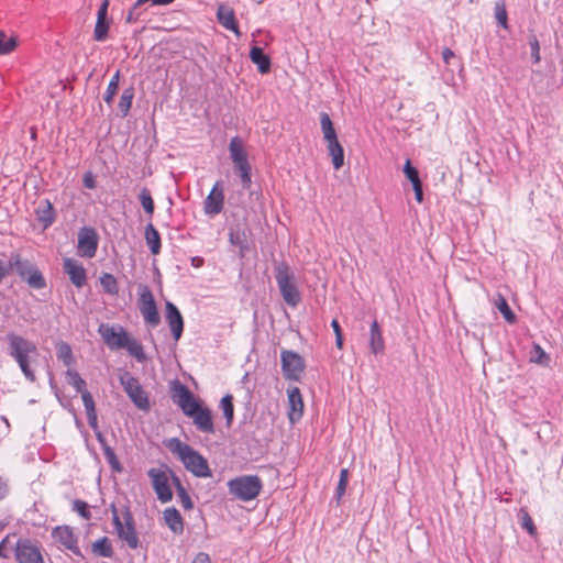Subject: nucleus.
I'll return each mask as SVG.
<instances>
[{"label":"nucleus","instance_id":"nucleus-51","mask_svg":"<svg viewBox=\"0 0 563 563\" xmlns=\"http://www.w3.org/2000/svg\"><path fill=\"white\" fill-rule=\"evenodd\" d=\"M495 16L497 22L503 26L507 27V12L504 4L496 3Z\"/></svg>","mask_w":563,"mask_h":563},{"label":"nucleus","instance_id":"nucleus-29","mask_svg":"<svg viewBox=\"0 0 563 563\" xmlns=\"http://www.w3.org/2000/svg\"><path fill=\"white\" fill-rule=\"evenodd\" d=\"M328 151L331 156L333 167L338 170L344 165V151L339 140L328 142Z\"/></svg>","mask_w":563,"mask_h":563},{"label":"nucleus","instance_id":"nucleus-26","mask_svg":"<svg viewBox=\"0 0 563 563\" xmlns=\"http://www.w3.org/2000/svg\"><path fill=\"white\" fill-rule=\"evenodd\" d=\"M194 394L188 389L187 386L175 380L172 385V399L180 408L186 407V402L191 400Z\"/></svg>","mask_w":563,"mask_h":563},{"label":"nucleus","instance_id":"nucleus-7","mask_svg":"<svg viewBox=\"0 0 563 563\" xmlns=\"http://www.w3.org/2000/svg\"><path fill=\"white\" fill-rule=\"evenodd\" d=\"M112 512V522L118 537L128 544L130 549H137L140 540L135 530L134 518L131 510L125 507L123 512V521L121 520L114 504L110 506Z\"/></svg>","mask_w":563,"mask_h":563},{"label":"nucleus","instance_id":"nucleus-19","mask_svg":"<svg viewBox=\"0 0 563 563\" xmlns=\"http://www.w3.org/2000/svg\"><path fill=\"white\" fill-rule=\"evenodd\" d=\"M220 183H216L210 194L205 200V212L210 216L219 214L223 209L224 195L222 189H219Z\"/></svg>","mask_w":563,"mask_h":563},{"label":"nucleus","instance_id":"nucleus-16","mask_svg":"<svg viewBox=\"0 0 563 563\" xmlns=\"http://www.w3.org/2000/svg\"><path fill=\"white\" fill-rule=\"evenodd\" d=\"M63 269L77 288H81L87 283L86 269L77 260L65 257L63 260Z\"/></svg>","mask_w":563,"mask_h":563},{"label":"nucleus","instance_id":"nucleus-11","mask_svg":"<svg viewBox=\"0 0 563 563\" xmlns=\"http://www.w3.org/2000/svg\"><path fill=\"white\" fill-rule=\"evenodd\" d=\"M147 475L151 478L154 492L157 495V499L165 504L173 499V492L169 486L168 468H150Z\"/></svg>","mask_w":563,"mask_h":563},{"label":"nucleus","instance_id":"nucleus-31","mask_svg":"<svg viewBox=\"0 0 563 563\" xmlns=\"http://www.w3.org/2000/svg\"><path fill=\"white\" fill-rule=\"evenodd\" d=\"M320 124L324 140L328 142L338 140L335 129L331 121L330 115L327 112L320 113Z\"/></svg>","mask_w":563,"mask_h":563},{"label":"nucleus","instance_id":"nucleus-60","mask_svg":"<svg viewBox=\"0 0 563 563\" xmlns=\"http://www.w3.org/2000/svg\"><path fill=\"white\" fill-rule=\"evenodd\" d=\"M9 265L0 257V284L9 276Z\"/></svg>","mask_w":563,"mask_h":563},{"label":"nucleus","instance_id":"nucleus-4","mask_svg":"<svg viewBox=\"0 0 563 563\" xmlns=\"http://www.w3.org/2000/svg\"><path fill=\"white\" fill-rule=\"evenodd\" d=\"M9 275L15 271L19 277L26 282L33 289H43L46 287V280L41 271L31 261L23 258L19 253H11L9 261Z\"/></svg>","mask_w":563,"mask_h":563},{"label":"nucleus","instance_id":"nucleus-50","mask_svg":"<svg viewBox=\"0 0 563 563\" xmlns=\"http://www.w3.org/2000/svg\"><path fill=\"white\" fill-rule=\"evenodd\" d=\"M176 493L184 509L191 510L194 508V503L186 488L178 487V492Z\"/></svg>","mask_w":563,"mask_h":563},{"label":"nucleus","instance_id":"nucleus-45","mask_svg":"<svg viewBox=\"0 0 563 563\" xmlns=\"http://www.w3.org/2000/svg\"><path fill=\"white\" fill-rule=\"evenodd\" d=\"M349 483V471L346 468H342L340 472V478L335 490V498L338 501L344 495Z\"/></svg>","mask_w":563,"mask_h":563},{"label":"nucleus","instance_id":"nucleus-24","mask_svg":"<svg viewBox=\"0 0 563 563\" xmlns=\"http://www.w3.org/2000/svg\"><path fill=\"white\" fill-rule=\"evenodd\" d=\"M369 350L375 355L383 353L385 350L383 333L376 320L372 322L369 328Z\"/></svg>","mask_w":563,"mask_h":563},{"label":"nucleus","instance_id":"nucleus-44","mask_svg":"<svg viewBox=\"0 0 563 563\" xmlns=\"http://www.w3.org/2000/svg\"><path fill=\"white\" fill-rule=\"evenodd\" d=\"M103 455L113 472H117V473L122 472V465H121L120 461L118 460L112 448H104Z\"/></svg>","mask_w":563,"mask_h":563},{"label":"nucleus","instance_id":"nucleus-12","mask_svg":"<svg viewBox=\"0 0 563 563\" xmlns=\"http://www.w3.org/2000/svg\"><path fill=\"white\" fill-rule=\"evenodd\" d=\"M139 308L146 323L156 327L161 322L156 302L151 289L147 286L140 288Z\"/></svg>","mask_w":563,"mask_h":563},{"label":"nucleus","instance_id":"nucleus-10","mask_svg":"<svg viewBox=\"0 0 563 563\" xmlns=\"http://www.w3.org/2000/svg\"><path fill=\"white\" fill-rule=\"evenodd\" d=\"M13 550L18 563H45L41 548L30 539H19Z\"/></svg>","mask_w":563,"mask_h":563},{"label":"nucleus","instance_id":"nucleus-14","mask_svg":"<svg viewBox=\"0 0 563 563\" xmlns=\"http://www.w3.org/2000/svg\"><path fill=\"white\" fill-rule=\"evenodd\" d=\"M52 537L63 548L69 550L74 555L84 558L81 550L78 547V539L73 529L68 526H58L53 529Z\"/></svg>","mask_w":563,"mask_h":563},{"label":"nucleus","instance_id":"nucleus-20","mask_svg":"<svg viewBox=\"0 0 563 563\" xmlns=\"http://www.w3.org/2000/svg\"><path fill=\"white\" fill-rule=\"evenodd\" d=\"M192 419L196 428L207 434L214 433V426L212 420L211 410L208 407H201L194 416L190 417Z\"/></svg>","mask_w":563,"mask_h":563},{"label":"nucleus","instance_id":"nucleus-33","mask_svg":"<svg viewBox=\"0 0 563 563\" xmlns=\"http://www.w3.org/2000/svg\"><path fill=\"white\" fill-rule=\"evenodd\" d=\"M220 408L223 411L227 426L231 427L234 419L233 396L231 394H227L225 396L222 397L220 401Z\"/></svg>","mask_w":563,"mask_h":563},{"label":"nucleus","instance_id":"nucleus-27","mask_svg":"<svg viewBox=\"0 0 563 563\" xmlns=\"http://www.w3.org/2000/svg\"><path fill=\"white\" fill-rule=\"evenodd\" d=\"M250 58L255 65H257L260 73L266 74L271 70V59L264 53L263 48L258 46L252 47L250 52Z\"/></svg>","mask_w":563,"mask_h":563},{"label":"nucleus","instance_id":"nucleus-6","mask_svg":"<svg viewBox=\"0 0 563 563\" xmlns=\"http://www.w3.org/2000/svg\"><path fill=\"white\" fill-rule=\"evenodd\" d=\"M275 272V278L284 301L290 307H296L301 300V295L294 283L289 265L286 262H280L276 265Z\"/></svg>","mask_w":563,"mask_h":563},{"label":"nucleus","instance_id":"nucleus-28","mask_svg":"<svg viewBox=\"0 0 563 563\" xmlns=\"http://www.w3.org/2000/svg\"><path fill=\"white\" fill-rule=\"evenodd\" d=\"M144 238L152 254H159L162 247L161 235L151 222L145 227Z\"/></svg>","mask_w":563,"mask_h":563},{"label":"nucleus","instance_id":"nucleus-63","mask_svg":"<svg viewBox=\"0 0 563 563\" xmlns=\"http://www.w3.org/2000/svg\"><path fill=\"white\" fill-rule=\"evenodd\" d=\"M413 191H415V198L416 200L421 203L422 200H423V189H422V184L418 185L417 187H412Z\"/></svg>","mask_w":563,"mask_h":563},{"label":"nucleus","instance_id":"nucleus-61","mask_svg":"<svg viewBox=\"0 0 563 563\" xmlns=\"http://www.w3.org/2000/svg\"><path fill=\"white\" fill-rule=\"evenodd\" d=\"M191 563H211V559L208 553L199 552L196 554Z\"/></svg>","mask_w":563,"mask_h":563},{"label":"nucleus","instance_id":"nucleus-38","mask_svg":"<svg viewBox=\"0 0 563 563\" xmlns=\"http://www.w3.org/2000/svg\"><path fill=\"white\" fill-rule=\"evenodd\" d=\"M66 377L68 384H70L77 393L81 394L82 391L87 390L86 382L81 378L78 372L74 369H67Z\"/></svg>","mask_w":563,"mask_h":563},{"label":"nucleus","instance_id":"nucleus-36","mask_svg":"<svg viewBox=\"0 0 563 563\" xmlns=\"http://www.w3.org/2000/svg\"><path fill=\"white\" fill-rule=\"evenodd\" d=\"M120 82V70H117L115 74L110 79L106 93L103 96V100L106 103L111 104L113 101V98L118 91Z\"/></svg>","mask_w":563,"mask_h":563},{"label":"nucleus","instance_id":"nucleus-34","mask_svg":"<svg viewBox=\"0 0 563 563\" xmlns=\"http://www.w3.org/2000/svg\"><path fill=\"white\" fill-rule=\"evenodd\" d=\"M100 284L104 292L117 296L119 294V284L117 278L110 273H103L100 277Z\"/></svg>","mask_w":563,"mask_h":563},{"label":"nucleus","instance_id":"nucleus-40","mask_svg":"<svg viewBox=\"0 0 563 563\" xmlns=\"http://www.w3.org/2000/svg\"><path fill=\"white\" fill-rule=\"evenodd\" d=\"M139 197L144 211L150 216V218H152L154 213V200L150 190L147 188H143Z\"/></svg>","mask_w":563,"mask_h":563},{"label":"nucleus","instance_id":"nucleus-13","mask_svg":"<svg viewBox=\"0 0 563 563\" xmlns=\"http://www.w3.org/2000/svg\"><path fill=\"white\" fill-rule=\"evenodd\" d=\"M99 238L93 228L82 227L78 232V255L86 258H91L96 255L98 249Z\"/></svg>","mask_w":563,"mask_h":563},{"label":"nucleus","instance_id":"nucleus-52","mask_svg":"<svg viewBox=\"0 0 563 563\" xmlns=\"http://www.w3.org/2000/svg\"><path fill=\"white\" fill-rule=\"evenodd\" d=\"M521 527L528 531L529 534L534 536L537 533V529L534 527V523L529 516L528 512H523L521 516Z\"/></svg>","mask_w":563,"mask_h":563},{"label":"nucleus","instance_id":"nucleus-48","mask_svg":"<svg viewBox=\"0 0 563 563\" xmlns=\"http://www.w3.org/2000/svg\"><path fill=\"white\" fill-rule=\"evenodd\" d=\"M529 46L531 52V57L534 64H538L541 60L540 56V43L538 37L534 34H531L529 37Z\"/></svg>","mask_w":563,"mask_h":563},{"label":"nucleus","instance_id":"nucleus-37","mask_svg":"<svg viewBox=\"0 0 563 563\" xmlns=\"http://www.w3.org/2000/svg\"><path fill=\"white\" fill-rule=\"evenodd\" d=\"M495 303H496L497 309L500 311V313L503 314L504 319L508 323H515L516 322V320H517L516 314L512 312V310L510 309L507 300L503 296H499Z\"/></svg>","mask_w":563,"mask_h":563},{"label":"nucleus","instance_id":"nucleus-22","mask_svg":"<svg viewBox=\"0 0 563 563\" xmlns=\"http://www.w3.org/2000/svg\"><path fill=\"white\" fill-rule=\"evenodd\" d=\"M217 19L218 22L229 31L234 32L236 35H240L239 26L235 21L234 11L225 5H219L217 10Z\"/></svg>","mask_w":563,"mask_h":563},{"label":"nucleus","instance_id":"nucleus-2","mask_svg":"<svg viewBox=\"0 0 563 563\" xmlns=\"http://www.w3.org/2000/svg\"><path fill=\"white\" fill-rule=\"evenodd\" d=\"M5 339L8 341V354L18 363L24 377L34 383L36 377L32 363L38 355L35 343L14 332L8 333Z\"/></svg>","mask_w":563,"mask_h":563},{"label":"nucleus","instance_id":"nucleus-54","mask_svg":"<svg viewBox=\"0 0 563 563\" xmlns=\"http://www.w3.org/2000/svg\"><path fill=\"white\" fill-rule=\"evenodd\" d=\"M142 13H143V11L141 10V7H136V3H134L126 15V22L128 23L136 22L140 19V16L142 15Z\"/></svg>","mask_w":563,"mask_h":563},{"label":"nucleus","instance_id":"nucleus-3","mask_svg":"<svg viewBox=\"0 0 563 563\" xmlns=\"http://www.w3.org/2000/svg\"><path fill=\"white\" fill-rule=\"evenodd\" d=\"M167 446L195 476L205 478L212 476L208 461L189 444L181 442L178 438H172Z\"/></svg>","mask_w":563,"mask_h":563},{"label":"nucleus","instance_id":"nucleus-43","mask_svg":"<svg viewBox=\"0 0 563 563\" xmlns=\"http://www.w3.org/2000/svg\"><path fill=\"white\" fill-rule=\"evenodd\" d=\"M109 31V22L107 20H97L95 30H93V38L98 42H102L107 38Z\"/></svg>","mask_w":563,"mask_h":563},{"label":"nucleus","instance_id":"nucleus-30","mask_svg":"<svg viewBox=\"0 0 563 563\" xmlns=\"http://www.w3.org/2000/svg\"><path fill=\"white\" fill-rule=\"evenodd\" d=\"M134 93L135 89L133 86H130L122 91L118 104L122 118H125L129 114L134 98Z\"/></svg>","mask_w":563,"mask_h":563},{"label":"nucleus","instance_id":"nucleus-59","mask_svg":"<svg viewBox=\"0 0 563 563\" xmlns=\"http://www.w3.org/2000/svg\"><path fill=\"white\" fill-rule=\"evenodd\" d=\"M88 424L93 431H98V417L97 412H87Z\"/></svg>","mask_w":563,"mask_h":563},{"label":"nucleus","instance_id":"nucleus-9","mask_svg":"<svg viewBox=\"0 0 563 563\" xmlns=\"http://www.w3.org/2000/svg\"><path fill=\"white\" fill-rule=\"evenodd\" d=\"M120 383L135 407L144 411L150 409L148 396L136 377L125 372L120 375Z\"/></svg>","mask_w":563,"mask_h":563},{"label":"nucleus","instance_id":"nucleus-55","mask_svg":"<svg viewBox=\"0 0 563 563\" xmlns=\"http://www.w3.org/2000/svg\"><path fill=\"white\" fill-rule=\"evenodd\" d=\"M241 183L244 189H250L252 179H251V169H243L238 172Z\"/></svg>","mask_w":563,"mask_h":563},{"label":"nucleus","instance_id":"nucleus-17","mask_svg":"<svg viewBox=\"0 0 563 563\" xmlns=\"http://www.w3.org/2000/svg\"><path fill=\"white\" fill-rule=\"evenodd\" d=\"M166 321L170 328L173 338L178 341L184 331V319L179 309L170 301L165 305Z\"/></svg>","mask_w":563,"mask_h":563},{"label":"nucleus","instance_id":"nucleus-49","mask_svg":"<svg viewBox=\"0 0 563 563\" xmlns=\"http://www.w3.org/2000/svg\"><path fill=\"white\" fill-rule=\"evenodd\" d=\"M202 407V405L199 402L198 399L195 398V396L191 397V400H188L186 402V407H180V409L183 410V412L187 416V417H191L194 416L200 408Z\"/></svg>","mask_w":563,"mask_h":563},{"label":"nucleus","instance_id":"nucleus-18","mask_svg":"<svg viewBox=\"0 0 563 563\" xmlns=\"http://www.w3.org/2000/svg\"><path fill=\"white\" fill-rule=\"evenodd\" d=\"M289 411L288 418L291 423L297 422L303 415V400L298 387L287 389Z\"/></svg>","mask_w":563,"mask_h":563},{"label":"nucleus","instance_id":"nucleus-25","mask_svg":"<svg viewBox=\"0 0 563 563\" xmlns=\"http://www.w3.org/2000/svg\"><path fill=\"white\" fill-rule=\"evenodd\" d=\"M194 394L188 389L187 386L175 380L172 385V399L180 408L186 407V402L191 400Z\"/></svg>","mask_w":563,"mask_h":563},{"label":"nucleus","instance_id":"nucleus-23","mask_svg":"<svg viewBox=\"0 0 563 563\" xmlns=\"http://www.w3.org/2000/svg\"><path fill=\"white\" fill-rule=\"evenodd\" d=\"M163 518L172 532L175 534H181L184 532V519L175 507L166 508L163 512Z\"/></svg>","mask_w":563,"mask_h":563},{"label":"nucleus","instance_id":"nucleus-8","mask_svg":"<svg viewBox=\"0 0 563 563\" xmlns=\"http://www.w3.org/2000/svg\"><path fill=\"white\" fill-rule=\"evenodd\" d=\"M280 363L283 375L286 380H300L306 368V362L299 353L291 350H282Z\"/></svg>","mask_w":563,"mask_h":563},{"label":"nucleus","instance_id":"nucleus-46","mask_svg":"<svg viewBox=\"0 0 563 563\" xmlns=\"http://www.w3.org/2000/svg\"><path fill=\"white\" fill-rule=\"evenodd\" d=\"M15 45L14 38H9L3 31H0V55L9 54L14 49Z\"/></svg>","mask_w":563,"mask_h":563},{"label":"nucleus","instance_id":"nucleus-35","mask_svg":"<svg viewBox=\"0 0 563 563\" xmlns=\"http://www.w3.org/2000/svg\"><path fill=\"white\" fill-rule=\"evenodd\" d=\"M56 355H57V358L59 361H62L65 366H70L74 363L71 347L66 342H59L56 345Z\"/></svg>","mask_w":563,"mask_h":563},{"label":"nucleus","instance_id":"nucleus-53","mask_svg":"<svg viewBox=\"0 0 563 563\" xmlns=\"http://www.w3.org/2000/svg\"><path fill=\"white\" fill-rule=\"evenodd\" d=\"M80 395L86 409V413L96 411L92 395L88 390L82 391Z\"/></svg>","mask_w":563,"mask_h":563},{"label":"nucleus","instance_id":"nucleus-39","mask_svg":"<svg viewBox=\"0 0 563 563\" xmlns=\"http://www.w3.org/2000/svg\"><path fill=\"white\" fill-rule=\"evenodd\" d=\"M229 240L232 245L239 246L241 251L247 250V241L244 232L230 229Z\"/></svg>","mask_w":563,"mask_h":563},{"label":"nucleus","instance_id":"nucleus-64","mask_svg":"<svg viewBox=\"0 0 563 563\" xmlns=\"http://www.w3.org/2000/svg\"><path fill=\"white\" fill-rule=\"evenodd\" d=\"M454 57V52L450 48H444L442 52V58L445 64H450L451 58Z\"/></svg>","mask_w":563,"mask_h":563},{"label":"nucleus","instance_id":"nucleus-5","mask_svg":"<svg viewBox=\"0 0 563 563\" xmlns=\"http://www.w3.org/2000/svg\"><path fill=\"white\" fill-rule=\"evenodd\" d=\"M262 488L263 483L257 475H241L228 482L229 493L242 501L255 499Z\"/></svg>","mask_w":563,"mask_h":563},{"label":"nucleus","instance_id":"nucleus-15","mask_svg":"<svg viewBox=\"0 0 563 563\" xmlns=\"http://www.w3.org/2000/svg\"><path fill=\"white\" fill-rule=\"evenodd\" d=\"M230 157L234 165L235 172L243 169H251V165L247 159V153L244 150L243 141L239 136L231 139L229 144Z\"/></svg>","mask_w":563,"mask_h":563},{"label":"nucleus","instance_id":"nucleus-32","mask_svg":"<svg viewBox=\"0 0 563 563\" xmlns=\"http://www.w3.org/2000/svg\"><path fill=\"white\" fill-rule=\"evenodd\" d=\"M92 552L102 558L113 555L112 544L107 537H102L92 543Z\"/></svg>","mask_w":563,"mask_h":563},{"label":"nucleus","instance_id":"nucleus-42","mask_svg":"<svg viewBox=\"0 0 563 563\" xmlns=\"http://www.w3.org/2000/svg\"><path fill=\"white\" fill-rule=\"evenodd\" d=\"M530 360L533 363L548 366L550 362V356L539 344H534L533 354L531 355Z\"/></svg>","mask_w":563,"mask_h":563},{"label":"nucleus","instance_id":"nucleus-1","mask_svg":"<svg viewBox=\"0 0 563 563\" xmlns=\"http://www.w3.org/2000/svg\"><path fill=\"white\" fill-rule=\"evenodd\" d=\"M98 333L110 350H126L140 363L146 361L143 345L121 325L101 323Z\"/></svg>","mask_w":563,"mask_h":563},{"label":"nucleus","instance_id":"nucleus-47","mask_svg":"<svg viewBox=\"0 0 563 563\" xmlns=\"http://www.w3.org/2000/svg\"><path fill=\"white\" fill-rule=\"evenodd\" d=\"M73 510L76 511L84 519H90L91 512L89 510V506L86 501L76 499L73 503Z\"/></svg>","mask_w":563,"mask_h":563},{"label":"nucleus","instance_id":"nucleus-57","mask_svg":"<svg viewBox=\"0 0 563 563\" xmlns=\"http://www.w3.org/2000/svg\"><path fill=\"white\" fill-rule=\"evenodd\" d=\"M84 186L88 189H95L97 186L96 177L91 172H86L82 177Z\"/></svg>","mask_w":563,"mask_h":563},{"label":"nucleus","instance_id":"nucleus-58","mask_svg":"<svg viewBox=\"0 0 563 563\" xmlns=\"http://www.w3.org/2000/svg\"><path fill=\"white\" fill-rule=\"evenodd\" d=\"M109 0H103L98 9L97 20H107Z\"/></svg>","mask_w":563,"mask_h":563},{"label":"nucleus","instance_id":"nucleus-62","mask_svg":"<svg viewBox=\"0 0 563 563\" xmlns=\"http://www.w3.org/2000/svg\"><path fill=\"white\" fill-rule=\"evenodd\" d=\"M9 494V486L7 481H3L0 478V500L4 499L5 496Z\"/></svg>","mask_w":563,"mask_h":563},{"label":"nucleus","instance_id":"nucleus-21","mask_svg":"<svg viewBox=\"0 0 563 563\" xmlns=\"http://www.w3.org/2000/svg\"><path fill=\"white\" fill-rule=\"evenodd\" d=\"M35 216L44 230H46L54 223L56 213L53 208V205L48 199H44L40 202L38 207L35 210Z\"/></svg>","mask_w":563,"mask_h":563},{"label":"nucleus","instance_id":"nucleus-41","mask_svg":"<svg viewBox=\"0 0 563 563\" xmlns=\"http://www.w3.org/2000/svg\"><path fill=\"white\" fill-rule=\"evenodd\" d=\"M404 174L410 180L412 187H417L422 184L419 177V172L415 166H412L410 159H407L405 163Z\"/></svg>","mask_w":563,"mask_h":563},{"label":"nucleus","instance_id":"nucleus-56","mask_svg":"<svg viewBox=\"0 0 563 563\" xmlns=\"http://www.w3.org/2000/svg\"><path fill=\"white\" fill-rule=\"evenodd\" d=\"M10 537H11V534H8L0 542V558L1 559L10 558L11 549L8 548Z\"/></svg>","mask_w":563,"mask_h":563}]
</instances>
